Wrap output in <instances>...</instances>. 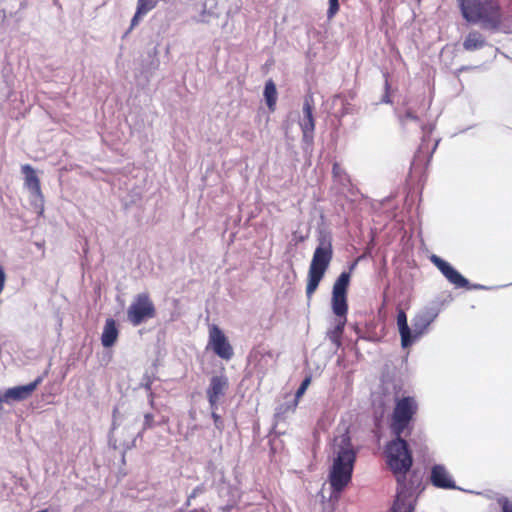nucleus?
<instances>
[{"mask_svg":"<svg viewBox=\"0 0 512 512\" xmlns=\"http://www.w3.org/2000/svg\"><path fill=\"white\" fill-rule=\"evenodd\" d=\"M332 177L334 182L343 188H347L351 185L349 174L343 165L337 161H335L332 166Z\"/></svg>","mask_w":512,"mask_h":512,"instance_id":"20","label":"nucleus"},{"mask_svg":"<svg viewBox=\"0 0 512 512\" xmlns=\"http://www.w3.org/2000/svg\"><path fill=\"white\" fill-rule=\"evenodd\" d=\"M488 45L486 37L479 30L472 29L464 37L462 47L467 52L483 49Z\"/></svg>","mask_w":512,"mask_h":512,"instance_id":"15","label":"nucleus"},{"mask_svg":"<svg viewBox=\"0 0 512 512\" xmlns=\"http://www.w3.org/2000/svg\"><path fill=\"white\" fill-rule=\"evenodd\" d=\"M156 426V423L154 421V416L153 414L151 413H146L144 415V422H143V427H142V430L137 434V438H141L142 435H143V432L148 430V429H152Z\"/></svg>","mask_w":512,"mask_h":512,"instance_id":"26","label":"nucleus"},{"mask_svg":"<svg viewBox=\"0 0 512 512\" xmlns=\"http://www.w3.org/2000/svg\"><path fill=\"white\" fill-rule=\"evenodd\" d=\"M394 437V439L386 444L384 454L387 465L395 475L399 486L394 501V511H398L400 509L401 496L414 489L412 480L409 486L406 484V474L412 467L413 458L407 441L402 436Z\"/></svg>","mask_w":512,"mask_h":512,"instance_id":"2","label":"nucleus"},{"mask_svg":"<svg viewBox=\"0 0 512 512\" xmlns=\"http://www.w3.org/2000/svg\"><path fill=\"white\" fill-rule=\"evenodd\" d=\"M154 397H155V394L153 391H148V399H149V404L151 407L154 406Z\"/></svg>","mask_w":512,"mask_h":512,"instance_id":"36","label":"nucleus"},{"mask_svg":"<svg viewBox=\"0 0 512 512\" xmlns=\"http://www.w3.org/2000/svg\"><path fill=\"white\" fill-rule=\"evenodd\" d=\"M310 381H311V378H310V377H306V378L302 381V383L300 384V386L298 387V389H297V391H296V393H295V399H296V400H297L299 397H301V396L305 393V391H306V389H307L308 385L310 384Z\"/></svg>","mask_w":512,"mask_h":512,"instance_id":"31","label":"nucleus"},{"mask_svg":"<svg viewBox=\"0 0 512 512\" xmlns=\"http://www.w3.org/2000/svg\"><path fill=\"white\" fill-rule=\"evenodd\" d=\"M208 346L213 352L224 360H230L234 355L232 345L229 343L224 332L215 324L209 328Z\"/></svg>","mask_w":512,"mask_h":512,"instance_id":"8","label":"nucleus"},{"mask_svg":"<svg viewBox=\"0 0 512 512\" xmlns=\"http://www.w3.org/2000/svg\"><path fill=\"white\" fill-rule=\"evenodd\" d=\"M211 417L213 419L215 428L217 430H219L220 432H222L224 430V421H223L222 417L219 414H217L215 411L211 412Z\"/></svg>","mask_w":512,"mask_h":512,"instance_id":"30","label":"nucleus"},{"mask_svg":"<svg viewBox=\"0 0 512 512\" xmlns=\"http://www.w3.org/2000/svg\"><path fill=\"white\" fill-rule=\"evenodd\" d=\"M411 494H412V491H409V492H406L405 494H403L401 496L400 509L398 511H394V506H393L392 511L393 512H413V507L410 504L406 505V503H405V498L407 496L410 497Z\"/></svg>","mask_w":512,"mask_h":512,"instance_id":"28","label":"nucleus"},{"mask_svg":"<svg viewBox=\"0 0 512 512\" xmlns=\"http://www.w3.org/2000/svg\"><path fill=\"white\" fill-rule=\"evenodd\" d=\"M21 171L25 175L24 186L30 193L31 205L42 211L44 197L41 192L40 180L36 175L34 168L29 164H25L21 167Z\"/></svg>","mask_w":512,"mask_h":512,"instance_id":"9","label":"nucleus"},{"mask_svg":"<svg viewBox=\"0 0 512 512\" xmlns=\"http://www.w3.org/2000/svg\"><path fill=\"white\" fill-rule=\"evenodd\" d=\"M332 259V247L331 244L327 245L322 241V277L325 274L326 269Z\"/></svg>","mask_w":512,"mask_h":512,"instance_id":"23","label":"nucleus"},{"mask_svg":"<svg viewBox=\"0 0 512 512\" xmlns=\"http://www.w3.org/2000/svg\"><path fill=\"white\" fill-rule=\"evenodd\" d=\"M148 12H150V11L137 1L136 12H135L133 18L131 19L129 31L132 30L134 27H136L139 24L140 18L143 17L144 15H146Z\"/></svg>","mask_w":512,"mask_h":512,"instance_id":"25","label":"nucleus"},{"mask_svg":"<svg viewBox=\"0 0 512 512\" xmlns=\"http://www.w3.org/2000/svg\"><path fill=\"white\" fill-rule=\"evenodd\" d=\"M269 443H270V446H271V452L275 453V451H276L275 439L270 440Z\"/></svg>","mask_w":512,"mask_h":512,"instance_id":"38","label":"nucleus"},{"mask_svg":"<svg viewBox=\"0 0 512 512\" xmlns=\"http://www.w3.org/2000/svg\"><path fill=\"white\" fill-rule=\"evenodd\" d=\"M462 18L472 25L489 31H498L503 22L499 0H456Z\"/></svg>","mask_w":512,"mask_h":512,"instance_id":"3","label":"nucleus"},{"mask_svg":"<svg viewBox=\"0 0 512 512\" xmlns=\"http://www.w3.org/2000/svg\"><path fill=\"white\" fill-rule=\"evenodd\" d=\"M313 106V96L311 94H307L303 103V117L300 120V126L303 132V140L306 143H310L313 140V132L315 128V122L312 115Z\"/></svg>","mask_w":512,"mask_h":512,"instance_id":"12","label":"nucleus"},{"mask_svg":"<svg viewBox=\"0 0 512 512\" xmlns=\"http://www.w3.org/2000/svg\"><path fill=\"white\" fill-rule=\"evenodd\" d=\"M119 336V329L115 319L107 318L101 334V344L105 348L112 347Z\"/></svg>","mask_w":512,"mask_h":512,"instance_id":"17","label":"nucleus"},{"mask_svg":"<svg viewBox=\"0 0 512 512\" xmlns=\"http://www.w3.org/2000/svg\"><path fill=\"white\" fill-rule=\"evenodd\" d=\"M429 480L434 487L439 489L451 490L457 488L452 475L448 469L441 464L432 466Z\"/></svg>","mask_w":512,"mask_h":512,"instance_id":"14","label":"nucleus"},{"mask_svg":"<svg viewBox=\"0 0 512 512\" xmlns=\"http://www.w3.org/2000/svg\"><path fill=\"white\" fill-rule=\"evenodd\" d=\"M204 488L202 485H199L193 489V491L188 496V501H191L193 498L197 497L199 494L203 493Z\"/></svg>","mask_w":512,"mask_h":512,"instance_id":"33","label":"nucleus"},{"mask_svg":"<svg viewBox=\"0 0 512 512\" xmlns=\"http://www.w3.org/2000/svg\"><path fill=\"white\" fill-rule=\"evenodd\" d=\"M438 315L439 309L437 307H425L420 310L413 318V339L415 340L422 336Z\"/></svg>","mask_w":512,"mask_h":512,"instance_id":"11","label":"nucleus"},{"mask_svg":"<svg viewBox=\"0 0 512 512\" xmlns=\"http://www.w3.org/2000/svg\"><path fill=\"white\" fill-rule=\"evenodd\" d=\"M156 316V308L147 292L137 294L127 309V319L133 326H139Z\"/></svg>","mask_w":512,"mask_h":512,"instance_id":"6","label":"nucleus"},{"mask_svg":"<svg viewBox=\"0 0 512 512\" xmlns=\"http://www.w3.org/2000/svg\"><path fill=\"white\" fill-rule=\"evenodd\" d=\"M418 411L414 397L406 396L396 400L391 416L390 430L394 436H402L409 429L410 422Z\"/></svg>","mask_w":512,"mask_h":512,"instance_id":"5","label":"nucleus"},{"mask_svg":"<svg viewBox=\"0 0 512 512\" xmlns=\"http://www.w3.org/2000/svg\"><path fill=\"white\" fill-rule=\"evenodd\" d=\"M350 284V273L342 272L333 285L331 306L334 318V328L327 332V336L337 346L343 334L347 322V292Z\"/></svg>","mask_w":512,"mask_h":512,"instance_id":"4","label":"nucleus"},{"mask_svg":"<svg viewBox=\"0 0 512 512\" xmlns=\"http://www.w3.org/2000/svg\"><path fill=\"white\" fill-rule=\"evenodd\" d=\"M206 14H207V12H206V9L204 8L201 13V19H200L201 22H208V20L205 18Z\"/></svg>","mask_w":512,"mask_h":512,"instance_id":"37","label":"nucleus"},{"mask_svg":"<svg viewBox=\"0 0 512 512\" xmlns=\"http://www.w3.org/2000/svg\"><path fill=\"white\" fill-rule=\"evenodd\" d=\"M228 388L229 381L226 375H214L210 378L209 386L206 390V396L220 399L226 394Z\"/></svg>","mask_w":512,"mask_h":512,"instance_id":"16","label":"nucleus"},{"mask_svg":"<svg viewBox=\"0 0 512 512\" xmlns=\"http://www.w3.org/2000/svg\"><path fill=\"white\" fill-rule=\"evenodd\" d=\"M339 11V0H329V8L327 10V17L333 18Z\"/></svg>","mask_w":512,"mask_h":512,"instance_id":"29","label":"nucleus"},{"mask_svg":"<svg viewBox=\"0 0 512 512\" xmlns=\"http://www.w3.org/2000/svg\"><path fill=\"white\" fill-rule=\"evenodd\" d=\"M430 261L439 269L443 276L455 287L471 289L469 281L447 261L437 255H432Z\"/></svg>","mask_w":512,"mask_h":512,"instance_id":"10","label":"nucleus"},{"mask_svg":"<svg viewBox=\"0 0 512 512\" xmlns=\"http://www.w3.org/2000/svg\"><path fill=\"white\" fill-rule=\"evenodd\" d=\"M315 233L318 234V240L320 241V226L315 228ZM320 283V242L315 247L312 262L309 270V279L306 287L307 297L310 298L315 292Z\"/></svg>","mask_w":512,"mask_h":512,"instance_id":"13","label":"nucleus"},{"mask_svg":"<svg viewBox=\"0 0 512 512\" xmlns=\"http://www.w3.org/2000/svg\"><path fill=\"white\" fill-rule=\"evenodd\" d=\"M397 325L401 336V345L403 348L411 346L414 342L411 330L407 323V316L403 310H399L397 314Z\"/></svg>","mask_w":512,"mask_h":512,"instance_id":"19","label":"nucleus"},{"mask_svg":"<svg viewBox=\"0 0 512 512\" xmlns=\"http://www.w3.org/2000/svg\"><path fill=\"white\" fill-rule=\"evenodd\" d=\"M156 379L155 371H146L141 378L139 386L144 388L147 392L152 391V384Z\"/></svg>","mask_w":512,"mask_h":512,"instance_id":"24","label":"nucleus"},{"mask_svg":"<svg viewBox=\"0 0 512 512\" xmlns=\"http://www.w3.org/2000/svg\"><path fill=\"white\" fill-rule=\"evenodd\" d=\"M190 502H191V501H188V500H187V502H186V506H189V505H190Z\"/></svg>","mask_w":512,"mask_h":512,"instance_id":"40","label":"nucleus"},{"mask_svg":"<svg viewBox=\"0 0 512 512\" xmlns=\"http://www.w3.org/2000/svg\"><path fill=\"white\" fill-rule=\"evenodd\" d=\"M207 399H208V402H209V405H210V408H211V412L212 411H215L218 409V402H219V398H213V397H210V396H207Z\"/></svg>","mask_w":512,"mask_h":512,"instance_id":"34","label":"nucleus"},{"mask_svg":"<svg viewBox=\"0 0 512 512\" xmlns=\"http://www.w3.org/2000/svg\"><path fill=\"white\" fill-rule=\"evenodd\" d=\"M408 120L417 121L418 117L411 110H407L406 113L401 117V122L405 124Z\"/></svg>","mask_w":512,"mask_h":512,"instance_id":"32","label":"nucleus"},{"mask_svg":"<svg viewBox=\"0 0 512 512\" xmlns=\"http://www.w3.org/2000/svg\"><path fill=\"white\" fill-rule=\"evenodd\" d=\"M466 69H467L466 67H461L459 70H460V71H464V70H466Z\"/></svg>","mask_w":512,"mask_h":512,"instance_id":"39","label":"nucleus"},{"mask_svg":"<svg viewBox=\"0 0 512 512\" xmlns=\"http://www.w3.org/2000/svg\"><path fill=\"white\" fill-rule=\"evenodd\" d=\"M497 504L501 507V512H512V501L509 498L501 496L497 498Z\"/></svg>","mask_w":512,"mask_h":512,"instance_id":"27","label":"nucleus"},{"mask_svg":"<svg viewBox=\"0 0 512 512\" xmlns=\"http://www.w3.org/2000/svg\"><path fill=\"white\" fill-rule=\"evenodd\" d=\"M6 275L4 269L0 266V294L2 293L5 286Z\"/></svg>","mask_w":512,"mask_h":512,"instance_id":"35","label":"nucleus"},{"mask_svg":"<svg viewBox=\"0 0 512 512\" xmlns=\"http://www.w3.org/2000/svg\"><path fill=\"white\" fill-rule=\"evenodd\" d=\"M296 405H297L296 399L280 404L276 408V412H275V418L277 419V421L284 419V416L286 413H288L290 411H294Z\"/></svg>","mask_w":512,"mask_h":512,"instance_id":"22","label":"nucleus"},{"mask_svg":"<svg viewBox=\"0 0 512 512\" xmlns=\"http://www.w3.org/2000/svg\"><path fill=\"white\" fill-rule=\"evenodd\" d=\"M250 360L254 362L257 372L264 375L268 368L274 362V356L271 351H253L250 354Z\"/></svg>","mask_w":512,"mask_h":512,"instance_id":"18","label":"nucleus"},{"mask_svg":"<svg viewBox=\"0 0 512 512\" xmlns=\"http://www.w3.org/2000/svg\"><path fill=\"white\" fill-rule=\"evenodd\" d=\"M332 464L329 468L328 483L337 498L351 482L357 451L348 434H342L333 441Z\"/></svg>","mask_w":512,"mask_h":512,"instance_id":"1","label":"nucleus"},{"mask_svg":"<svg viewBox=\"0 0 512 512\" xmlns=\"http://www.w3.org/2000/svg\"><path fill=\"white\" fill-rule=\"evenodd\" d=\"M264 97L268 108L273 111L277 100V89L275 83L271 79L265 83Z\"/></svg>","mask_w":512,"mask_h":512,"instance_id":"21","label":"nucleus"},{"mask_svg":"<svg viewBox=\"0 0 512 512\" xmlns=\"http://www.w3.org/2000/svg\"><path fill=\"white\" fill-rule=\"evenodd\" d=\"M42 381L43 376H38L29 384L14 386L6 389L4 392H0V410L2 409V403L10 405L14 402H21L28 399Z\"/></svg>","mask_w":512,"mask_h":512,"instance_id":"7","label":"nucleus"}]
</instances>
